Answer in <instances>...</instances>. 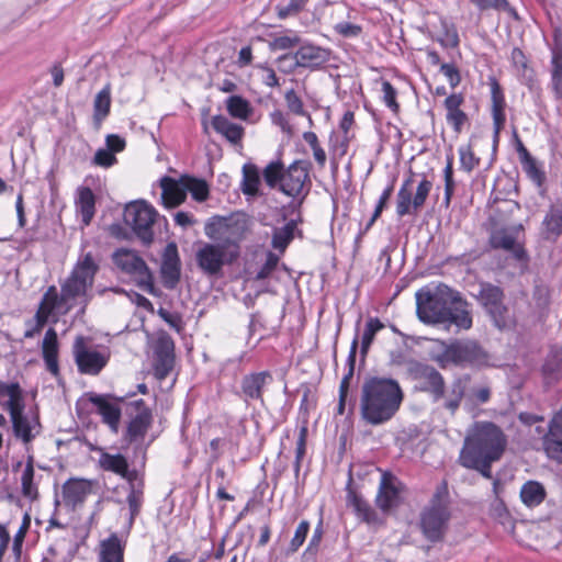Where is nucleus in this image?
Instances as JSON below:
<instances>
[{
    "label": "nucleus",
    "mask_w": 562,
    "mask_h": 562,
    "mask_svg": "<svg viewBox=\"0 0 562 562\" xmlns=\"http://www.w3.org/2000/svg\"><path fill=\"white\" fill-rule=\"evenodd\" d=\"M403 400L404 392L398 381L370 376L361 386L360 416L367 425H383L396 415Z\"/></svg>",
    "instance_id": "1"
},
{
    "label": "nucleus",
    "mask_w": 562,
    "mask_h": 562,
    "mask_svg": "<svg viewBox=\"0 0 562 562\" xmlns=\"http://www.w3.org/2000/svg\"><path fill=\"white\" fill-rule=\"evenodd\" d=\"M506 442V437L498 426L491 422L476 423L464 439L459 458L460 464L474 465V461L481 459L498 460Z\"/></svg>",
    "instance_id": "2"
},
{
    "label": "nucleus",
    "mask_w": 562,
    "mask_h": 562,
    "mask_svg": "<svg viewBox=\"0 0 562 562\" xmlns=\"http://www.w3.org/2000/svg\"><path fill=\"white\" fill-rule=\"evenodd\" d=\"M429 355L441 369L450 366L481 368L490 361L487 351L472 339L454 340L450 344L439 340Z\"/></svg>",
    "instance_id": "3"
},
{
    "label": "nucleus",
    "mask_w": 562,
    "mask_h": 562,
    "mask_svg": "<svg viewBox=\"0 0 562 562\" xmlns=\"http://www.w3.org/2000/svg\"><path fill=\"white\" fill-rule=\"evenodd\" d=\"M100 269V259L91 251L82 252L75 263L70 274L61 284V299L70 302L83 297L85 302L91 300L89 291L92 289L94 278Z\"/></svg>",
    "instance_id": "4"
},
{
    "label": "nucleus",
    "mask_w": 562,
    "mask_h": 562,
    "mask_svg": "<svg viewBox=\"0 0 562 562\" xmlns=\"http://www.w3.org/2000/svg\"><path fill=\"white\" fill-rule=\"evenodd\" d=\"M456 290L445 283L425 286L416 292V313L425 324H445Z\"/></svg>",
    "instance_id": "5"
},
{
    "label": "nucleus",
    "mask_w": 562,
    "mask_h": 562,
    "mask_svg": "<svg viewBox=\"0 0 562 562\" xmlns=\"http://www.w3.org/2000/svg\"><path fill=\"white\" fill-rule=\"evenodd\" d=\"M475 299L496 328L503 330L514 325V315L505 304V293L502 288L490 282H481Z\"/></svg>",
    "instance_id": "6"
},
{
    "label": "nucleus",
    "mask_w": 562,
    "mask_h": 562,
    "mask_svg": "<svg viewBox=\"0 0 562 562\" xmlns=\"http://www.w3.org/2000/svg\"><path fill=\"white\" fill-rule=\"evenodd\" d=\"M445 495H447L446 486L434 494L430 505L420 515L422 532L430 542L441 541L448 527L450 510L448 502L443 499Z\"/></svg>",
    "instance_id": "7"
},
{
    "label": "nucleus",
    "mask_w": 562,
    "mask_h": 562,
    "mask_svg": "<svg viewBox=\"0 0 562 562\" xmlns=\"http://www.w3.org/2000/svg\"><path fill=\"white\" fill-rule=\"evenodd\" d=\"M310 169L311 162L306 160H295L285 169L280 191L294 199L288 207H301L308 194L311 189Z\"/></svg>",
    "instance_id": "8"
},
{
    "label": "nucleus",
    "mask_w": 562,
    "mask_h": 562,
    "mask_svg": "<svg viewBox=\"0 0 562 562\" xmlns=\"http://www.w3.org/2000/svg\"><path fill=\"white\" fill-rule=\"evenodd\" d=\"M238 257L237 246L231 249L227 243H204L195 254L199 269L209 277L218 276L226 263Z\"/></svg>",
    "instance_id": "9"
},
{
    "label": "nucleus",
    "mask_w": 562,
    "mask_h": 562,
    "mask_svg": "<svg viewBox=\"0 0 562 562\" xmlns=\"http://www.w3.org/2000/svg\"><path fill=\"white\" fill-rule=\"evenodd\" d=\"M112 260L121 271L133 276L142 290L150 294L155 293L153 274L147 263L135 250L117 249L113 252Z\"/></svg>",
    "instance_id": "10"
},
{
    "label": "nucleus",
    "mask_w": 562,
    "mask_h": 562,
    "mask_svg": "<svg viewBox=\"0 0 562 562\" xmlns=\"http://www.w3.org/2000/svg\"><path fill=\"white\" fill-rule=\"evenodd\" d=\"M156 216V210L144 201L132 202L124 211L125 223L145 245H149L154 239L153 225Z\"/></svg>",
    "instance_id": "11"
},
{
    "label": "nucleus",
    "mask_w": 562,
    "mask_h": 562,
    "mask_svg": "<svg viewBox=\"0 0 562 562\" xmlns=\"http://www.w3.org/2000/svg\"><path fill=\"white\" fill-rule=\"evenodd\" d=\"M128 423L123 439L127 443L140 442L153 425V412L144 400H134L126 405Z\"/></svg>",
    "instance_id": "12"
},
{
    "label": "nucleus",
    "mask_w": 562,
    "mask_h": 562,
    "mask_svg": "<svg viewBox=\"0 0 562 562\" xmlns=\"http://www.w3.org/2000/svg\"><path fill=\"white\" fill-rule=\"evenodd\" d=\"M412 178L406 179L396 194V215L404 217L405 215H417L424 206L431 189L432 182L423 178L413 195L411 190Z\"/></svg>",
    "instance_id": "13"
},
{
    "label": "nucleus",
    "mask_w": 562,
    "mask_h": 562,
    "mask_svg": "<svg viewBox=\"0 0 562 562\" xmlns=\"http://www.w3.org/2000/svg\"><path fill=\"white\" fill-rule=\"evenodd\" d=\"M75 363L81 374L98 375L109 361V355L88 345V339L77 336L72 345Z\"/></svg>",
    "instance_id": "14"
},
{
    "label": "nucleus",
    "mask_w": 562,
    "mask_h": 562,
    "mask_svg": "<svg viewBox=\"0 0 562 562\" xmlns=\"http://www.w3.org/2000/svg\"><path fill=\"white\" fill-rule=\"evenodd\" d=\"M411 373L416 381L415 387L428 394L432 403H438V396L442 394L446 380L443 375L432 366L417 362Z\"/></svg>",
    "instance_id": "15"
},
{
    "label": "nucleus",
    "mask_w": 562,
    "mask_h": 562,
    "mask_svg": "<svg viewBox=\"0 0 562 562\" xmlns=\"http://www.w3.org/2000/svg\"><path fill=\"white\" fill-rule=\"evenodd\" d=\"M273 381L269 371L250 372L245 374L239 383V391L236 393L244 403L249 406L252 402L265 405V389Z\"/></svg>",
    "instance_id": "16"
},
{
    "label": "nucleus",
    "mask_w": 562,
    "mask_h": 562,
    "mask_svg": "<svg viewBox=\"0 0 562 562\" xmlns=\"http://www.w3.org/2000/svg\"><path fill=\"white\" fill-rule=\"evenodd\" d=\"M24 408L25 405L22 402L16 407H12L9 413L14 436L27 445L41 432L42 426L38 414L29 416L24 414Z\"/></svg>",
    "instance_id": "17"
},
{
    "label": "nucleus",
    "mask_w": 562,
    "mask_h": 562,
    "mask_svg": "<svg viewBox=\"0 0 562 562\" xmlns=\"http://www.w3.org/2000/svg\"><path fill=\"white\" fill-rule=\"evenodd\" d=\"M154 355L155 376L158 380H165L175 366V341L170 335L164 333L158 336Z\"/></svg>",
    "instance_id": "18"
},
{
    "label": "nucleus",
    "mask_w": 562,
    "mask_h": 562,
    "mask_svg": "<svg viewBox=\"0 0 562 562\" xmlns=\"http://www.w3.org/2000/svg\"><path fill=\"white\" fill-rule=\"evenodd\" d=\"M471 382V375L465 373L453 378L449 386L445 384L441 396H438V403L441 407L454 415L460 408L462 401L467 400L468 386Z\"/></svg>",
    "instance_id": "19"
},
{
    "label": "nucleus",
    "mask_w": 562,
    "mask_h": 562,
    "mask_svg": "<svg viewBox=\"0 0 562 562\" xmlns=\"http://www.w3.org/2000/svg\"><path fill=\"white\" fill-rule=\"evenodd\" d=\"M86 396L88 401L95 406L97 413L101 416L102 422L108 425L111 431L117 434L122 411L117 404L110 401L112 395L90 392L87 393Z\"/></svg>",
    "instance_id": "20"
},
{
    "label": "nucleus",
    "mask_w": 562,
    "mask_h": 562,
    "mask_svg": "<svg viewBox=\"0 0 562 562\" xmlns=\"http://www.w3.org/2000/svg\"><path fill=\"white\" fill-rule=\"evenodd\" d=\"M160 272L165 288L175 289L181 276V263L175 243H169L165 248Z\"/></svg>",
    "instance_id": "21"
},
{
    "label": "nucleus",
    "mask_w": 562,
    "mask_h": 562,
    "mask_svg": "<svg viewBox=\"0 0 562 562\" xmlns=\"http://www.w3.org/2000/svg\"><path fill=\"white\" fill-rule=\"evenodd\" d=\"M400 494L401 488L397 479L393 474L384 472L381 476L379 492L375 497L378 507L383 512H387L398 506L401 502Z\"/></svg>",
    "instance_id": "22"
},
{
    "label": "nucleus",
    "mask_w": 562,
    "mask_h": 562,
    "mask_svg": "<svg viewBox=\"0 0 562 562\" xmlns=\"http://www.w3.org/2000/svg\"><path fill=\"white\" fill-rule=\"evenodd\" d=\"M543 449L549 459L562 463V408L552 418L543 437Z\"/></svg>",
    "instance_id": "23"
},
{
    "label": "nucleus",
    "mask_w": 562,
    "mask_h": 562,
    "mask_svg": "<svg viewBox=\"0 0 562 562\" xmlns=\"http://www.w3.org/2000/svg\"><path fill=\"white\" fill-rule=\"evenodd\" d=\"M331 52L312 44L302 45L294 54L295 65L303 68H317L330 60Z\"/></svg>",
    "instance_id": "24"
},
{
    "label": "nucleus",
    "mask_w": 562,
    "mask_h": 562,
    "mask_svg": "<svg viewBox=\"0 0 562 562\" xmlns=\"http://www.w3.org/2000/svg\"><path fill=\"white\" fill-rule=\"evenodd\" d=\"M453 303L449 306L448 314L445 316V323L453 324L460 329H470L472 327V314L470 304L465 301L459 291L453 296Z\"/></svg>",
    "instance_id": "25"
},
{
    "label": "nucleus",
    "mask_w": 562,
    "mask_h": 562,
    "mask_svg": "<svg viewBox=\"0 0 562 562\" xmlns=\"http://www.w3.org/2000/svg\"><path fill=\"white\" fill-rule=\"evenodd\" d=\"M544 239L555 241L562 235V200L550 204L541 223Z\"/></svg>",
    "instance_id": "26"
},
{
    "label": "nucleus",
    "mask_w": 562,
    "mask_h": 562,
    "mask_svg": "<svg viewBox=\"0 0 562 562\" xmlns=\"http://www.w3.org/2000/svg\"><path fill=\"white\" fill-rule=\"evenodd\" d=\"M464 98L461 93H452L443 101V106L447 111L446 120L458 134L462 132L469 121L467 113L461 110Z\"/></svg>",
    "instance_id": "27"
},
{
    "label": "nucleus",
    "mask_w": 562,
    "mask_h": 562,
    "mask_svg": "<svg viewBox=\"0 0 562 562\" xmlns=\"http://www.w3.org/2000/svg\"><path fill=\"white\" fill-rule=\"evenodd\" d=\"M161 200L166 207L172 209L184 202L187 195L182 184V176L179 180L165 176L160 179Z\"/></svg>",
    "instance_id": "28"
},
{
    "label": "nucleus",
    "mask_w": 562,
    "mask_h": 562,
    "mask_svg": "<svg viewBox=\"0 0 562 562\" xmlns=\"http://www.w3.org/2000/svg\"><path fill=\"white\" fill-rule=\"evenodd\" d=\"M491 94H492V116H493V125H494V145L496 146L499 139V133L504 127L506 117H505V98L501 86L496 80H493L491 83Z\"/></svg>",
    "instance_id": "29"
},
{
    "label": "nucleus",
    "mask_w": 562,
    "mask_h": 562,
    "mask_svg": "<svg viewBox=\"0 0 562 562\" xmlns=\"http://www.w3.org/2000/svg\"><path fill=\"white\" fill-rule=\"evenodd\" d=\"M42 355L48 372L54 376L59 375L58 364V337L54 328H48L42 344Z\"/></svg>",
    "instance_id": "30"
},
{
    "label": "nucleus",
    "mask_w": 562,
    "mask_h": 562,
    "mask_svg": "<svg viewBox=\"0 0 562 562\" xmlns=\"http://www.w3.org/2000/svg\"><path fill=\"white\" fill-rule=\"evenodd\" d=\"M490 244L494 249L512 251L514 257L522 260L526 257L525 249L517 244L516 238L506 229H497L491 234Z\"/></svg>",
    "instance_id": "31"
},
{
    "label": "nucleus",
    "mask_w": 562,
    "mask_h": 562,
    "mask_svg": "<svg viewBox=\"0 0 562 562\" xmlns=\"http://www.w3.org/2000/svg\"><path fill=\"white\" fill-rule=\"evenodd\" d=\"M510 58L519 81L529 89H532L536 85V74L533 68L530 67L524 52L520 48L515 47L512 52Z\"/></svg>",
    "instance_id": "32"
},
{
    "label": "nucleus",
    "mask_w": 562,
    "mask_h": 562,
    "mask_svg": "<svg viewBox=\"0 0 562 562\" xmlns=\"http://www.w3.org/2000/svg\"><path fill=\"white\" fill-rule=\"evenodd\" d=\"M562 37H554L552 52L551 83L555 99H562Z\"/></svg>",
    "instance_id": "33"
},
{
    "label": "nucleus",
    "mask_w": 562,
    "mask_h": 562,
    "mask_svg": "<svg viewBox=\"0 0 562 562\" xmlns=\"http://www.w3.org/2000/svg\"><path fill=\"white\" fill-rule=\"evenodd\" d=\"M76 210L85 225H89L95 214V195L88 187L77 189Z\"/></svg>",
    "instance_id": "34"
},
{
    "label": "nucleus",
    "mask_w": 562,
    "mask_h": 562,
    "mask_svg": "<svg viewBox=\"0 0 562 562\" xmlns=\"http://www.w3.org/2000/svg\"><path fill=\"white\" fill-rule=\"evenodd\" d=\"M61 299V293H57L56 286L52 285L45 292L40 303L38 310L35 314V318L38 319V325L44 326L50 314L59 307L60 304H66Z\"/></svg>",
    "instance_id": "35"
},
{
    "label": "nucleus",
    "mask_w": 562,
    "mask_h": 562,
    "mask_svg": "<svg viewBox=\"0 0 562 562\" xmlns=\"http://www.w3.org/2000/svg\"><path fill=\"white\" fill-rule=\"evenodd\" d=\"M211 123L213 128L229 143L234 145L240 144L244 137V127L241 125L231 122L224 115L213 116Z\"/></svg>",
    "instance_id": "36"
},
{
    "label": "nucleus",
    "mask_w": 562,
    "mask_h": 562,
    "mask_svg": "<svg viewBox=\"0 0 562 562\" xmlns=\"http://www.w3.org/2000/svg\"><path fill=\"white\" fill-rule=\"evenodd\" d=\"M99 562H123L124 547L116 533H112L100 544Z\"/></svg>",
    "instance_id": "37"
},
{
    "label": "nucleus",
    "mask_w": 562,
    "mask_h": 562,
    "mask_svg": "<svg viewBox=\"0 0 562 562\" xmlns=\"http://www.w3.org/2000/svg\"><path fill=\"white\" fill-rule=\"evenodd\" d=\"M348 503L352 506L356 515L368 524H375L379 521L378 514L371 505L355 491L348 492Z\"/></svg>",
    "instance_id": "38"
},
{
    "label": "nucleus",
    "mask_w": 562,
    "mask_h": 562,
    "mask_svg": "<svg viewBox=\"0 0 562 562\" xmlns=\"http://www.w3.org/2000/svg\"><path fill=\"white\" fill-rule=\"evenodd\" d=\"M111 109V86L105 85L104 88L99 91L93 100V122L97 127L109 115Z\"/></svg>",
    "instance_id": "39"
},
{
    "label": "nucleus",
    "mask_w": 562,
    "mask_h": 562,
    "mask_svg": "<svg viewBox=\"0 0 562 562\" xmlns=\"http://www.w3.org/2000/svg\"><path fill=\"white\" fill-rule=\"evenodd\" d=\"M542 372L547 380L555 381L562 374V347H552L548 352Z\"/></svg>",
    "instance_id": "40"
},
{
    "label": "nucleus",
    "mask_w": 562,
    "mask_h": 562,
    "mask_svg": "<svg viewBox=\"0 0 562 562\" xmlns=\"http://www.w3.org/2000/svg\"><path fill=\"white\" fill-rule=\"evenodd\" d=\"M520 498L526 506L536 507L544 501L546 490L541 483L528 481L521 486Z\"/></svg>",
    "instance_id": "41"
},
{
    "label": "nucleus",
    "mask_w": 562,
    "mask_h": 562,
    "mask_svg": "<svg viewBox=\"0 0 562 562\" xmlns=\"http://www.w3.org/2000/svg\"><path fill=\"white\" fill-rule=\"evenodd\" d=\"M99 464L104 471L113 472L120 476L127 474L128 462L121 453L111 454L102 452L99 459Z\"/></svg>",
    "instance_id": "42"
},
{
    "label": "nucleus",
    "mask_w": 562,
    "mask_h": 562,
    "mask_svg": "<svg viewBox=\"0 0 562 562\" xmlns=\"http://www.w3.org/2000/svg\"><path fill=\"white\" fill-rule=\"evenodd\" d=\"M260 184V173L257 166L246 164L243 167V183L241 190L246 195L255 196L258 194V187Z\"/></svg>",
    "instance_id": "43"
},
{
    "label": "nucleus",
    "mask_w": 562,
    "mask_h": 562,
    "mask_svg": "<svg viewBox=\"0 0 562 562\" xmlns=\"http://www.w3.org/2000/svg\"><path fill=\"white\" fill-rule=\"evenodd\" d=\"M182 184L186 193L190 192L195 201L203 202L209 198L210 191L205 180L184 175L182 176Z\"/></svg>",
    "instance_id": "44"
},
{
    "label": "nucleus",
    "mask_w": 562,
    "mask_h": 562,
    "mask_svg": "<svg viewBox=\"0 0 562 562\" xmlns=\"http://www.w3.org/2000/svg\"><path fill=\"white\" fill-rule=\"evenodd\" d=\"M295 235L296 233L293 231V223H286L281 227H276L272 232L271 238L272 248L280 252H284Z\"/></svg>",
    "instance_id": "45"
},
{
    "label": "nucleus",
    "mask_w": 562,
    "mask_h": 562,
    "mask_svg": "<svg viewBox=\"0 0 562 562\" xmlns=\"http://www.w3.org/2000/svg\"><path fill=\"white\" fill-rule=\"evenodd\" d=\"M9 397L5 403V408L8 411L12 409V407H16L20 403L24 402L22 389L19 383H5L0 381V402L2 398Z\"/></svg>",
    "instance_id": "46"
},
{
    "label": "nucleus",
    "mask_w": 562,
    "mask_h": 562,
    "mask_svg": "<svg viewBox=\"0 0 562 562\" xmlns=\"http://www.w3.org/2000/svg\"><path fill=\"white\" fill-rule=\"evenodd\" d=\"M284 165L281 160L270 161L262 171V177L267 186L271 189L279 188L283 181Z\"/></svg>",
    "instance_id": "47"
},
{
    "label": "nucleus",
    "mask_w": 562,
    "mask_h": 562,
    "mask_svg": "<svg viewBox=\"0 0 562 562\" xmlns=\"http://www.w3.org/2000/svg\"><path fill=\"white\" fill-rule=\"evenodd\" d=\"M87 492V485L82 481H68L63 486L65 501L74 505L83 502Z\"/></svg>",
    "instance_id": "48"
},
{
    "label": "nucleus",
    "mask_w": 562,
    "mask_h": 562,
    "mask_svg": "<svg viewBox=\"0 0 562 562\" xmlns=\"http://www.w3.org/2000/svg\"><path fill=\"white\" fill-rule=\"evenodd\" d=\"M384 328V324L378 317H370L366 324L361 339V355L367 356L378 331Z\"/></svg>",
    "instance_id": "49"
},
{
    "label": "nucleus",
    "mask_w": 562,
    "mask_h": 562,
    "mask_svg": "<svg viewBox=\"0 0 562 562\" xmlns=\"http://www.w3.org/2000/svg\"><path fill=\"white\" fill-rule=\"evenodd\" d=\"M228 113L236 119H247L251 112L249 102L240 95H232L226 101Z\"/></svg>",
    "instance_id": "50"
},
{
    "label": "nucleus",
    "mask_w": 562,
    "mask_h": 562,
    "mask_svg": "<svg viewBox=\"0 0 562 562\" xmlns=\"http://www.w3.org/2000/svg\"><path fill=\"white\" fill-rule=\"evenodd\" d=\"M143 482L138 484H132V488L127 495V504L130 508V520L131 522L138 516L140 513V507L143 505Z\"/></svg>",
    "instance_id": "51"
},
{
    "label": "nucleus",
    "mask_w": 562,
    "mask_h": 562,
    "mask_svg": "<svg viewBox=\"0 0 562 562\" xmlns=\"http://www.w3.org/2000/svg\"><path fill=\"white\" fill-rule=\"evenodd\" d=\"M443 177H445V198H443V205L446 209L450 206L451 199L454 193L456 182L453 179V156L448 155L447 156V165L443 169Z\"/></svg>",
    "instance_id": "52"
},
{
    "label": "nucleus",
    "mask_w": 562,
    "mask_h": 562,
    "mask_svg": "<svg viewBox=\"0 0 562 562\" xmlns=\"http://www.w3.org/2000/svg\"><path fill=\"white\" fill-rule=\"evenodd\" d=\"M519 161L528 178L537 186H542L546 180V175L538 166L537 160L530 155Z\"/></svg>",
    "instance_id": "53"
},
{
    "label": "nucleus",
    "mask_w": 562,
    "mask_h": 562,
    "mask_svg": "<svg viewBox=\"0 0 562 562\" xmlns=\"http://www.w3.org/2000/svg\"><path fill=\"white\" fill-rule=\"evenodd\" d=\"M35 471L31 467H25L21 476V492L22 495L31 501L38 497L37 486L34 484Z\"/></svg>",
    "instance_id": "54"
},
{
    "label": "nucleus",
    "mask_w": 562,
    "mask_h": 562,
    "mask_svg": "<svg viewBox=\"0 0 562 562\" xmlns=\"http://www.w3.org/2000/svg\"><path fill=\"white\" fill-rule=\"evenodd\" d=\"M310 0H289L286 2L279 3L276 7L277 15L280 19H286L296 16L302 12Z\"/></svg>",
    "instance_id": "55"
},
{
    "label": "nucleus",
    "mask_w": 562,
    "mask_h": 562,
    "mask_svg": "<svg viewBox=\"0 0 562 562\" xmlns=\"http://www.w3.org/2000/svg\"><path fill=\"white\" fill-rule=\"evenodd\" d=\"M393 190H394L393 183H391L383 190L382 194L379 198V201L376 203V206L374 209V212H373L371 218L367 223L363 232L360 233L359 237H361L363 234H366L372 227V225L375 223V221L381 216L383 210L386 207V205L393 194Z\"/></svg>",
    "instance_id": "56"
},
{
    "label": "nucleus",
    "mask_w": 562,
    "mask_h": 562,
    "mask_svg": "<svg viewBox=\"0 0 562 562\" xmlns=\"http://www.w3.org/2000/svg\"><path fill=\"white\" fill-rule=\"evenodd\" d=\"M357 348H358V336H356L351 342L349 356L347 359L348 364V372L344 375L340 385H339V392L340 393H348L350 380L353 376L355 371V363H356V355H357Z\"/></svg>",
    "instance_id": "57"
},
{
    "label": "nucleus",
    "mask_w": 562,
    "mask_h": 562,
    "mask_svg": "<svg viewBox=\"0 0 562 562\" xmlns=\"http://www.w3.org/2000/svg\"><path fill=\"white\" fill-rule=\"evenodd\" d=\"M491 386L486 383L468 387L467 401L473 405H482L491 398Z\"/></svg>",
    "instance_id": "58"
},
{
    "label": "nucleus",
    "mask_w": 562,
    "mask_h": 562,
    "mask_svg": "<svg viewBox=\"0 0 562 562\" xmlns=\"http://www.w3.org/2000/svg\"><path fill=\"white\" fill-rule=\"evenodd\" d=\"M30 527H31V516L27 513H25L23 516V519H22V524L13 538L12 550L18 560L20 559V557L22 554V546H23L24 538H25Z\"/></svg>",
    "instance_id": "59"
},
{
    "label": "nucleus",
    "mask_w": 562,
    "mask_h": 562,
    "mask_svg": "<svg viewBox=\"0 0 562 562\" xmlns=\"http://www.w3.org/2000/svg\"><path fill=\"white\" fill-rule=\"evenodd\" d=\"M458 151L460 156L461 168L464 171L471 172L476 166H479L480 159L475 157L470 145H463L459 147Z\"/></svg>",
    "instance_id": "60"
},
{
    "label": "nucleus",
    "mask_w": 562,
    "mask_h": 562,
    "mask_svg": "<svg viewBox=\"0 0 562 562\" xmlns=\"http://www.w3.org/2000/svg\"><path fill=\"white\" fill-rule=\"evenodd\" d=\"M480 10L506 11L517 18L507 0H471Z\"/></svg>",
    "instance_id": "61"
},
{
    "label": "nucleus",
    "mask_w": 562,
    "mask_h": 562,
    "mask_svg": "<svg viewBox=\"0 0 562 562\" xmlns=\"http://www.w3.org/2000/svg\"><path fill=\"white\" fill-rule=\"evenodd\" d=\"M308 531H310V522L307 520H302L299 524V526L296 527L294 536L290 541V544H289L290 552H296L299 550V548L304 543Z\"/></svg>",
    "instance_id": "62"
},
{
    "label": "nucleus",
    "mask_w": 562,
    "mask_h": 562,
    "mask_svg": "<svg viewBox=\"0 0 562 562\" xmlns=\"http://www.w3.org/2000/svg\"><path fill=\"white\" fill-rule=\"evenodd\" d=\"M284 99H285L288 109L292 113H294L296 115H305L306 114V112L304 111V106H303V102H302L301 98L296 94V92L293 89L285 92Z\"/></svg>",
    "instance_id": "63"
},
{
    "label": "nucleus",
    "mask_w": 562,
    "mask_h": 562,
    "mask_svg": "<svg viewBox=\"0 0 562 562\" xmlns=\"http://www.w3.org/2000/svg\"><path fill=\"white\" fill-rule=\"evenodd\" d=\"M382 92H383V101L386 104L387 108H390L393 112L398 111V103L396 101V90L395 88L389 82L383 81L382 82Z\"/></svg>",
    "instance_id": "64"
}]
</instances>
